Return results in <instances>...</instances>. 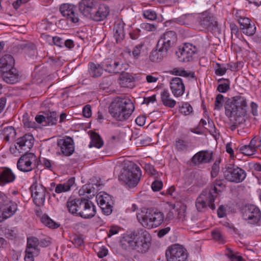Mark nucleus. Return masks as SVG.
Here are the masks:
<instances>
[{
	"instance_id": "a211bd4d",
	"label": "nucleus",
	"mask_w": 261,
	"mask_h": 261,
	"mask_svg": "<svg viewBox=\"0 0 261 261\" xmlns=\"http://www.w3.org/2000/svg\"><path fill=\"white\" fill-rule=\"evenodd\" d=\"M177 39V35L174 31H167L161 35L158 43L168 51L171 47L174 46Z\"/></svg>"
},
{
	"instance_id": "338daca9",
	"label": "nucleus",
	"mask_w": 261,
	"mask_h": 261,
	"mask_svg": "<svg viewBox=\"0 0 261 261\" xmlns=\"http://www.w3.org/2000/svg\"><path fill=\"white\" fill-rule=\"evenodd\" d=\"M170 230L169 227H167L162 229H160L158 232V236L159 238H162L165 236L167 233Z\"/></svg>"
},
{
	"instance_id": "69168bd1",
	"label": "nucleus",
	"mask_w": 261,
	"mask_h": 261,
	"mask_svg": "<svg viewBox=\"0 0 261 261\" xmlns=\"http://www.w3.org/2000/svg\"><path fill=\"white\" fill-rule=\"evenodd\" d=\"M83 114L84 117L86 118L90 117L92 115L91 107L89 105H86L83 109Z\"/></svg>"
},
{
	"instance_id": "b1692460",
	"label": "nucleus",
	"mask_w": 261,
	"mask_h": 261,
	"mask_svg": "<svg viewBox=\"0 0 261 261\" xmlns=\"http://www.w3.org/2000/svg\"><path fill=\"white\" fill-rule=\"evenodd\" d=\"M97 3L95 0H82L79 4V10L83 15L89 18Z\"/></svg>"
},
{
	"instance_id": "c9c22d12",
	"label": "nucleus",
	"mask_w": 261,
	"mask_h": 261,
	"mask_svg": "<svg viewBox=\"0 0 261 261\" xmlns=\"http://www.w3.org/2000/svg\"><path fill=\"white\" fill-rule=\"evenodd\" d=\"M103 145V142L100 136L96 133L94 132L91 134V142L89 145V147L93 146L97 148H101Z\"/></svg>"
},
{
	"instance_id": "de8ad7c7",
	"label": "nucleus",
	"mask_w": 261,
	"mask_h": 261,
	"mask_svg": "<svg viewBox=\"0 0 261 261\" xmlns=\"http://www.w3.org/2000/svg\"><path fill=\"white\" fill-rule=\"evenodd\" d=\"M224 102V96L219 94L217 95L215 102V110H219L223 106Z\"/></svg>"
},
{
	"instance_id": "2eb2a0df",
	"label": "nucleus",
	"mask_w": 261,
	"mask_h": 261,
	"mask_svg": "<svg viewBox=\"0 0 261 261\" xmlns=\"http://www.w3.org/2000/svg\"><path fill=\"white\" fill-rule=\"evenodd\" d=\"M105 70L109 73H124L128 68V65L122 61L107 60L103 62Z\"/></svg>"
},
{
	"instance_id": "20e7f679",
	"label": "nucleus",
	"mask_w": 261,
	"mask_h": 261,
	"mask_svg": "<svg viewBox=\"0 0 261 261\" xmlns=\"http://www.w3.org/2000/svg\"><path fill=\"white\" fill-rule=\"evenodd\" d=\"M137 219L144 227L151 229L162 224L164 219V214L158 210L148 208L145 212L138 214Z\"/></svg>"
},
{
	"instance_id": "39448f33",
	"label": "nucleus",
	"mask_w": 261,
	"mask_h": 261,
	"mask_svg": "<svg viewBox=\"0 0 261 261\" xmlns=\"http://www.w3.org/2000/svg\"><path fill=\"white\" fill-rule=\"evenodd\" d=\"M141 176V170L135 164L130 168L125 169L119 176V179L129 188H132L138 185Z\"/></svg>"
},
{
	"instance_id": "bb28decb",
	"label": "nucleus",
	"mask_w": 261,
	"mask_h": 261,
	"mask_svg": "<svg viewBox=\"0 0 261 261\" xmlns=\"http://www.w3.org/2000/svg\"><path fill=\"white\" fill-rule=\"evenodd\" d=\"M167 50L162 47L157 43L156 49L152 50L149 56V59L152 62H159L167 56Z\"/></svg>"
},
{
	"instance_id": "cd10ccee",
	"label": "nucleus",
	"mask_w": 261,
	"mask_h": 261,
	"mask_svg": "<svg viewBox=\"0 0 261 261\" xmlns=\"http://www.w3.org/2000/svg\"><path fill=\"white\" fill-rule=\"evenodd\" d=\"M15 61L13 57L10 55H5L0 59V70L1 71L10 70L14 68Z\"/></svg>"
},
{
	"instance_id": "c85d7f7f",
	"label": "nucleus",
	"mask_w": 261,
	"mask_h": 261,
	"mask_svg": "<svg viewBox=\"0 0 261 261\" xmlns=\"http://www.w3.org/2000/svg\"><path fill=\"white\" fill-rule=\"evenodd\" d=\"M124 25L123 22L119 21L114 27V37L117 43L121 42L124 38Z\"/></svg>"
},
{
	"instance_id": "dca6fc26",
	"label": "nucleus",
	"mask_w": 261,
	"mask_h": 261,
	"mask_svg": "<svg viewBox=\"0 0 261 261\" xmlns=\"http://www.w3.org/2000/svg\"><path fill=\"white\" fill-rule=\"evenodd\" d=\"M79 212L77 216L82 218L88 219L93 218L96 214L95 205L90 201L86 199H82Z\"/></svg>"
},
{
	"instance_id": "9b49d317",
	"label": "nucleus",
	"mask_w": 261,
	"mask_h": 261,
	"mask_svg": "<svg viewBox=\"0 0 261 261\" xmlns=\"http://www.w3.org/2000/svg\"><path fill=\"white\" fill-rule=\"evenodd\" d=\"M17 162V168L20 171L28 172L32 171L35 167L33 164L36 161V156L34 153L25 151Z\"/></svg>"
},
{
	"instance_id": "0e129e2a",
	"label": "nucleus",
	"mask_w": 261,
	"mask_h": 261,
	"mask_svg": "<svg viewBox=\"0 0 261 261\" xmlns=\"http://www.w3.org/2000/svg\"><path fill=\"white\" fill-rule=\"evenodd\" d=\"M121 76H120V80L122 81L131 82L133 81V77L131 75L127 73H120Z\"/></svg>"
},
{
	"instance_id": "c03bdc74",
	"label": "nucleus",
	"mask_w": 261,
	"mask_h": 261,
	"mask_svg": "<svg viewBox=\"0 0 261 261\" xmlns=\"http://www.w3.org/2000/svg\"><path fill=\"white\" fill-rule=\"evenodd\" d=\"M242 32L247 36H252L256 32V27L254 23L249 24L247 27L242 28Z\"/></svg>"
},
{
	"instance_id": "774afa93",
	"label": "nucleus",
	"mask_w": 261,
	"mask_h": 261,
	"mask_svg": "<svg viewBox=\"0 0 261 261\" xmlns=\"http://www.w3.org/2000/svg\"><path fill=\"white\" fill-rule=\"evenodd\" d=\"M53 41L54 43L56 45L59 46V47H61L62 44L64 43L63 40L61 38H60L58 36H55V37H53Z\"/></svg>"
},
{
	"instance_id": "a19ab883",
	"label": "nucleus",
	"mask_w": 261,
	"mask_h": 261,
	"mask_svg": "<svg viewBox=\"0 0 261 261\" xmlns=\"http://www.w3.org/2000/svg\"><path fill=\"white\" fill-rule=\"evenodd\" d=\"M225 188V185L223 184V182L221 180H216L213 187L210 188L205 189L206 190H216L215 193V199L217 197L219 192H221Z\"/></svg>"
},
{
	"instance_id": "052dcab7",
	"label": "nucleus",
	"mask_w": 261,
	"mask_h": 261,
	"mask_svg": "<svg viewBox=\"0 0 261 261\" xmlns=\"http://www.w3.org/2000/svg\"><path fill=\"white\" fill-rule=\"evenodd\" d=\"M72 243L75 245V247H79L82 246V245L83 244L84 241L82 238V237L79 236H74L73 240H72Z\"/></svg>"
},
{
	"instance_id": "4c0bfd02",
	"label": "nucleus",
	"mask_w": 261,
	"mask_h": 261,
	"mask_svg": "<svg viewBox=\"0 0 261 261\" xmlns=\"http://www.w3.org/2000/svg\"><path fill=\"white\" fill-rule=\"evenodd\" d=\"M40 220L42 223L50 228L56 229L60 226L59 224L53 221L46 214L41 217Z\"/></svg>"
},
{
	"instance_id": "8fccbe9b",
	"label": "nucleus",
	"mask_w": 261,
	"mask_h": 261,
	"mask_svg": "<svg viewBox=\"0 0 261 261\" xmlns=\"http://www.w3.org/2000/svg\"><path fill=\"white\" fill-rule=\"evenodd\" d=\"M230 89V81L227 80V82L219 84L217 87V91L221 93H225Z\"/></svg>"
},
{
	"instance_id": "f03ea898",
	"label": "nucleus",
	"mask_w": 261,
	"mask_h": 261,
	"mask_svg": "<svg viewBox=\"0 0 261 261\" xmlns=\"http://www.w3.org/2000/svg\"><path fill=\"white\" fill-rule=\"evenodd\" d=\"M226 116L234 123H240L247 113L248 105L245 97L238 95L228 98L224 105Z\"/></svg>"
},
{
	"instance_id": "e2e57ef3",
	"label": "nucleus",
	"mask_w": 261,
	"mask_h": 261,
	"mask_svg": "<svg viewBox=\"0 0 261 261\" xmlns=\"http://www.w3.org/2000/svg\"><path fill=\"white\" fill-rule=\"evenodd\" d=\"M144 169L147 172L152 175L155 174L156 171L154 166L150 164H146L144 166Z\"/></svg>"
},
{
	"instance_id": "ddd939ff",
	"label": "nucleus",
	"mask_w": 261,
	"mask_h": 261,
	"mask_svg": "<svg viewBox=\"0 0 261 261\" xmlns=\"http://www.w3.org/2000/svg\"><path fill=\"white\" fill-rule=\"evenodd\" d=\"M98 204L106 215H110L112 212L113 200L111 196L105 192H100L96 197Z\"/></svg>"
},
{
	"instance_id": "4468645a",
	"label": "nucleus",
	"mask_w": 261,
	"mask_h": 261,
	"mask_svg": "<svg viewBox=\"0 0 261 261\" xmlns=\"http://www.w3.org/2000/svg\"><path fill=\"white\" fill-rule=\"evenodd\" d=\"M32 197L37 206L43 205L45 200L46 188L42 185L34 183L30 187Z\"/></svg>"
},
{
	"instance_id": "f704fd0d",
	"label": "nucleus",
	"mask_w": 261,
	"mask_h": 261,
	"mask_svg": "<svg viewBox=\"0 0 261 261\" xmlns=\"http://www.w3.org/2000/svg\"><path fill=\"white\" fill-rule=\"evenodd\" d=\"M161 99L163 105L170 108H174L176 105V101L171 98L170 94L168 90H164L161 94Z\"/></svg>"
},
{
	"instance_id": "13d9d810",
	"label": "nucleus",
	"mask_w": 261,
	"mask_h": 261,
	"mask_svg": "<svg viewBox=\"0 0 261 261\" xmlns=\"http://www.w3.org/2000/svg\"><path fill=\"white\" fill-rule=\"evenodd\" d=\"M163 187L162 181L156 180L151 185V188L153 191H159Z\"/></svg>"
},
{
	"instance_id": "37998d69",
	"label": "nucleus",
	"mask_w": 261,
	"mask_h": 261,
	"mask_svg": "<svg viewBox=\"0 0 261 261\" xmlns=\"http://www.w3.org/2000/svg\"><path fill=\"white\" fill-rule=\"evenodd\" d=\"M175 148L179 151H184L187 150L188 147V143L187 141L178 139L175 142Z\"/></svg>"
},
{
	"instance_id": "864d4df0",
	"label": "nucleus",
	"mask_w": 261,
	"mask_h": 261,
	"mask_svg": "<svg viewBox=\"0 0 261 261\" xmlns=\"http://www.w3.org/2000/svg\"><path fill=\"white\" fill-rule=\"evenodd\" d=\"M144 16L149 20H153L156 19V14L154 11L147 10L144 12Z\"/></svg>"
},
{
	"instance_id": "a878e982",
	"label": "nucleus",
	"mask_w": 261,
	"mask_h": 261,
	"mask_svg": "<svg viewBox=\"0 0 261 261\" xmlns=\"http://www.w3.org/2000/svg\"><path fill=\"white\" fill-rule=\"evenodd\" d=\"M2 72V76L3 80L7 83L14 84L17 83L19 80V74L16 68L11 69L10 70Z\"/></svg>"
},
{
	"instance_id": "f257e3e1",
	"label": "nucleus",
	"mask_w": 261,
	"mask_h": 261,
	"mask_svg": "<svg viewBox=\"0 0 261 261\" xmlns=\"http://www.w3.org/2000/svg\"><path fill=\"white\" fill-rule=\"evenodd\" d=\"M150 240L149 233L143 229H140L125 235L120 243L125 250L129 248L138 253H145L150 247Z\"/></svg>"
},
{
	"instance_id": "0eeeda50",
	"label": "nucleus",
	"mask_w": 261,
	"mask_h": 261,
	"mask_svg": "<svg viewBox=\"0 0 261 261\" xmlns=\"http://www.w3.org/2000/svg\"><path fill=\"white\" fill-rule=\"evenodd\" d=\"M34 140L33 135L25 134L22 137L17 139L16 144L14 146L10 148V151L12 154L15 155H17V152L23 153L25 151H29L33 146Z\"/></svg>"
},
{
	"instance_id": "7ed1b4c3",
	"label": "nucleus",
	"mask_w": 261,
	"mask_h": 261,
	"mask_svg": "<svg viewBox=\"0 0 261 261\" xmlns=\"http://www.w3.org/2000/svg\"><path fill=\"white\" fill-rule=\"evenodd\" d=\"M134 110V105L129 99L118 97L111 103L109 111L113 117L123 121L130 116Z\"/></svg>"
},
{
	"instance_id": "4d7b16f0",
	"label": "nucleus",
	"mask_w": 261,
	"mask_h": 261,
	"mask_svg": "<svg viewBox=\"0 0 261 261\" xmlns=\"http://www.w3.org/2000/svg\"><path fill=\"white\" fill-rule=\"evenodd\" d=\"M212 236L215 240L219 241L220 243H223V238L221 232L218 230H215L212 232Z\"/></svg>"
},
{
	"instance_id": "f3484780",
	"label": "nucleus",
	"mask_w": 261,
	"mask_h": 261,
	"mask_svg": "<svg viewBox=\"0 0 261 261\" xmlns=\"http://www.w3.org/2000/svg\"><path fill=\"white\" fill-rule=\"evenodd\" d=\"M17 210V205L9 199L4 200L0 206V222L12 217Z\"/></svg>"
},
{
	"instance_id": "e433bc0d",
	"label": "nucleus",
	"mask_w": 261,
	"mask_h": 261,
	"mask_svg": "<svg viewBox=\"0 0 261 261\" xmlns=\"http://www.w3.org/2000/svg\"><path fill=\"white\" fill-rule=\"evenodd\" d=\"M2 135L4 136V140L8 142L10 139H13L16 137V132L12 126H9L4 128Z\"/></svg>"
},
{
	"instance_id": "49530a36",
	"label": "nucleus",
	"mask_w": 261,
	"mask_h": 261,
	"mask_svg": "<svg viewBox=\"0 0 261 261\" xmlns=\"http://www.w3.org/2000/svg\"><path fill=\"white\" fill-rule=\"evenodd\" d=\"M240 150L243 154L248 156L252 155L254 154L256 152L254 148H252L248 145L242 146Z\"/></svg>"
},
{
	"instance_id": "680f3d73",
	"label": "nucleus",
	"mask_w": 261,
	"mask_h": 261,
	"mask_svg": "<svg viewBox=\"0 0 261 261\" xmlns=\"http://www.w3.org/2000/svg\"><path fill=\"white\" fill-rule=\"evenodd\" d=\"M4 233L6 237L9 239H13L16 236V233L14 230L6 229Z\"/></svg>"
},
{
	"instance_id": "5fc2aeb1",
	"label": "nucleus",
	"mask_w": 261,
	"mask_h": 261,
	"mask_svg": "<svg viewBox=\"0 0 261 261\" xmlns=\"http://www.w3.org/2000/svg\"><path fill=\"white\" fill-rule=\"evenodd\" d=\"M143 46L144 43H141L135 46L132 52L133 55L135 58H137L140 56Z\"/></svg>"
},
{
	"instance_id": "3c124183",
	"label": "nucleus",
	"mask_w": 261,
	"mask_h": 261,
	"mask_svg": "<svg viewBox=\"0 0 261 261\" xmlns=\"http://www.w3.org/2000/svg\"><path fill=\"white\" fill-rule=\"evenodd\" d=\"M220 163V160H216L214 163L211 171V176L212 177H215L218 175L219 172L220 167L219 164Z\"/></svg>"
},
{
	"instance_id": "423d86ee",
	"label": "nucleus",
	"mask_w": 261,
	"mask_h": 261,
	"mask_svg": "<svg viewBox=\"0 0 261 261\" xmlns=\"http://www.w3.org/2000/svg\"><path fill=\"white\" fill-rule=\"evenodd\" d=\"M224 175L229 181L240 183L245 179L246 173L241 168L230 164L226 166Z\"/></svg>"
},
{
	"instance_id": "5701e85b",
	"label": "nucleus",
	"mask_w": 261,
	"mask_h": 261,
	"mask_svg": "<svg viewBox=\"0 0 261 261\" xmlns=\"http://www.w3.org/2000/svg\"><path fill=\"white\" fill-rule=\"evenodd\" d=\"M212 151L201 150L196 153L192 158V162L195 165L210 163L213 159Z\"/></svg>"
},
{
	"instance_id": "603ef678",
	"label": "nucleus",
	"mask_w": 261,
	"mask_h": 261,
	"mask_svg": "<svg viewBox=\"0 0 261 261\" xmlns=\"http://www.w3.org/2000/svg\"><path fill=\"white\" fill-rule=\"evenodd\" d=\"M238 21L240 24L241 30H242V28L247 27V26L251 23L249 18L244 16L241 18L238 19Z\"/></svg>"
},
{
	"instance_id": "6e6552de",
	"label": "nucleus",
	"mask_w": 261,
	"mask_h": 261,
	"mask_svg": "<svg viewBox=\"0 0 261 261\" xmlns=\"http://www.w3.org/2000/svg\"><path fill=\"white\" fill-rule=\"evenodd\" d=\"M166 257L167 261H187L188 253L182 245L174 244L168 248Z\"/></svg>"
},
{
	"instance_id": "393cba45",
	"label": "nucleus",
	"mask_w": 261,
	"mask_h": 261,
	"mask_svg": "<svg viewBox=\"0 0 261 261\" xmlns=\"http://www.w3.org/2000/svg\"><path fill=\"white\" fill-rule=\"evenodd\" d=\"M170 89L173 94L178 97L182 95L185 90V87L181 78H173L170 82Z\"/></svg>"
},
{
	"instance_id": "79ce46f5",
	"label": "nucleus",
	"mask_w": 261,
	"mask_h": 261,
	"mask_svg": "<svg viewBox=\"0 0 261 261\" xmlns=\"http://www.w3.org/2000/svg\"><path fill=\"white\" fill-rule=\"evenodd\" d=\"M193 18L192 14H185L176 19V21L182 25H189Z\"/></svg>"
},
{
	"instance_id": "aec40b11",
	"label": "nucleus",
	"mask_w": 261,
	"mask_h": 261,
	"mask_svg": "<svg viewBox=\"0 0 261 261\" xmlns=\"http://www.w3.org/2000/svg\"><path fill=\"white\" fill-rule=\"evenodd\" d=\"M60 11L63 16L72 22H79V14L76 12V7L74 5L70 4H63L60 7Z\"/></svg>"
},
{
	"instance_id": "412c9836",
	"label": "nucleus",
	"mask_w": 261,
	"mask_h": 261,
	"mask_svg": "<svg viewBox=\"0 0 261 261\" xmlns=\"http://www.w3.org/2000/svg\"><path fill=\"white\" fill-rule=\"evenodd\" d=\"M57 145L61 153L65 156L71 155L74 151L73 140L70 137H66L58 140Z\"/></svg>"
},
{
	"instance_id": "2f4dec72",
	"label": "nucleus",
	"mask_w": 261,
	"mask_h": 261,
	"mask_svg": "<svg viewBox=\"0 0 261 261\" xmlns=\"http://www.w3.org/2000/svg\"><path fill=\"white\" fill-rule=\"evenodd\" d=\"M81 202L82 199H69L67 202V207L69 212L77 215L81 207Z\"/></svg>"
},
{
	"instance_id": "7c9ffc66",
	"label": "nucleus",
	"mask_w": 261,
	"mask_h": 261,
	"mask_svg": "<svg viewBox=\"0 0 261 261\" xmlns=\"http://www.w3.org/2000/svg\"><path fill=\"white\" fill-rule=\"evenodd\" d=\"M16 177L12 171L8 168H6L0 172V182L4 184L12 182Z\"/></svg>"
},
{
	"instance_id": "ea45409f",
	"label": "nucleus",
	"mask_w": 261,
	"mask_h": 261,
	"mask_svg": "<svg viewBox=\"0 0 261 261\" xmlns=\"http://www.w3.org/2000/svg\"><path fill=\"white\" fill-rule=\"evenodd\" d=\"M97 193V189L94 187L92 184H86L83 186L79 191L80 195H84L85 193H87L90 196H94Z\"/></svg>"
},
{
	"instance_id": "58836bf2",
	"label": "nucleus",
	"mask_w": 261,
	"mask_h": 261,
	"mask_svg": "<svg viewBox=\"0 0 261 261\" xmlns=\"http://www.w3.org/2000/svg\"><path fill=\"white\" fill-rule=\"evenodd\" d=\"M45 124L44 125H53L57 123L58 115L56 112H49L45 114Z\"/></svg>"
},
{
	"instance_id": "bf43d9fd",
	"label": "nucleus",
	"mask_w": 261,
	"mask_h": 261,
	"mask_svg": "<svg viewBox=\"0 0 261 261\" xmlns=\"http://www.w3.org/2000/svg\"><path fill=\"white\" fill-rule=\"evenodd\" d=\"M23 123L24 125L28 128H35L36 124L35 122L29 121L27 117L23 116Z\"/></svg>"
},
{
	"instance_id": "6ab92c4d",
	"label": "nucleus",
	"mask_w": 261,
	"mask_h": 261,
	"mask_svg": "<svg viewBox=\"0 0 261 261\" xmlns=\"http://www.w3.org/2000/svg\"><path fill=\"white\" fill-rule=\"evenodd\" d=\"M198 21L201 27L208 30H213L217 27V21L215 17L207 11L199 15Z\"/></svg>"
},
{
	"instance_id": "6e6d98bb",
	"label": "nucleus",
	"mask_w": 261,
	"mask_h": 261,
	"mask_svg": "<svg viewBox=\"0 0 261 261\" xmlns=\"http://www.w3.org/2000/svg\"><path fill=\"white\" fill-rule=\"evenodd\" d=\"M25 255L24 256L25 261H34V256H37L39 254H36L33 251L25 250Z\"/></svg>"
},
{
	"instance_id": "473e14b6",
	"label": "nucleus",
	"mask_w": 261,
	"mask_h": 261,
	"mask_svg": "<svg viewBox=\"0 0 261 261\" xmlns=\"http://www.w3.org/2000/svg\"><path fill=\"white\" fill-rule=\"evenodd\" d=\"M74 177H71L63 184H59L57 185L55 189V192L57 194H60L69 191L71 187L74 184Z\"/></svg>"
},
{
	"instance_id": "09e8293b",
	"label": "nucleus",
	"mask_w": 261,
	"mask_h": 261,
	"mask_svg": "<svg viewBox=\"0 0 261 261\" xmlns=\"http://www.w3.org/2000/svg\"><path fill=\"white\" fill-rule=\"evenodd\" d=\"M193 111V108L188 103H185L182 105V107L180 108V112L181 113L185 115H189Z\"/></svg>"
},
{
	"instance_id": "4be33fe9",
	"label": "nucleus",
	"mask_w": 261,
	"mask_h": 261,
	"mask_svg": "<svg viewBox=\"0 0 261 261\" xmlns=\"http://www.w3.org/2000/svg\"><path fill=\"white\" fill-rule=\"evenodd\" d=\"M109 14V8L105 4L97 3L89 18L100 21L105 19Z\"/></svg>"
},
{
	"instance_id": "1a4fd4ad",
	"label": "nucleus",
	"mask_w": 261,
	"mask_h": 261,
	"mask_svg": "<svg viewBox=\"0 0 261 261\" xmlns=\"http://www.w3.org/2000/svg\"><path fill=\"white\" fill-rule=\"evenodd\" d=\"M216 190L203 191L199 196L197 198L196 201V206L199 211H201L207 206L206 202H208L209 207L214 210L216 206L214 202L215 201V193Z\"/></svg>"
},
{
	"instance_id": "a18cd8bd",
	"label": "nucleus",
	"mask_w": 261,
	"mask_h": 261,
	"mask_svg": "<svg viewBox=\"0 0 261 261\" xmlns=\"http://www.w3.org/2000/svg\"><path fill=\"white\" fill-rule=\"evenodd\" d=\"M228 67L225 64L216 63L215 67V73L218 75H223L226 72Z\"/></svg>"
},
{
	"instance_id": "c756f323",
	"label": "nucleus",
	"mask_w": 261,
	"mask_h": 261,
	"mask_svg": "<svg viewBox=\"0 0 261 261\" xmlns=\"http://www.w3.org/2000/svg\"><path fill=\"white\" fill-rule=\"evenodd\" d=\"M103 64H95L93 62H90L88 64V71L90 76L92 77H98L100 76L103 71Z\"/></svg>"
},
{
	"instance_id": "9d476101",
	"label": "nucleus",
	"mask_w": 261,
	"mask_h": 261,
	"mask_svg": "<svg viewBox=\"0 0 261 261\" xmlns=\"http://www.w3.org/2000/svg\"><path fill=\"white\" fill-rule=\"evenodd\" d=\"M242 213L243 219L249 224H257L260 220L261 212L255 205H245L242 209Z\"/></svg>"
},
{
	"instance_id": "f8f14e48",
	"label": "nucleus",
	"mask_w": 261,
	"mask_h": 261,
	"mask_svg": "<svg viewBox=\"0 0 261 261\" xmlns=\"http://www.w3.org/2000/svg\"><path fill=\"white\" fill-rule=\"evenodd\" d=\"M197 51V48L191 43H185L176 54L180 62H189L193 60V55Z\"/></svg>"
},
{
	"instance_id": "72a5a7b5",
	"label": "nucleus",
	"mask_w": 261,
	"mask_h": 261,
	"mask_svg": "<svg viewBox=\"0 0 261 261\" xmlns=\"http://www.w3.org/2000/svg\"><path fill=\"white\" fill-rule=\"evenodd\" d=\"M39 240L36 237H32L28 238L27 250L33 251L36 254H39L40 250L38 248Z\"/></svg>"
}]
</instances>
